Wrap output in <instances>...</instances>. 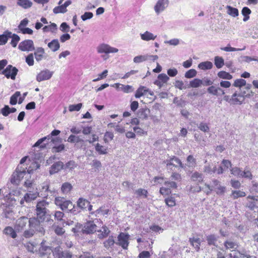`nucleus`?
Wrapping results in <instances>:
<instances>
[{
    "mask_svg": "<svg viewBox=\"0 0 258 258\" xmlns=\"http://www.w3.org/2000/svg\"><path fill=\"white\" fill-rule=\"evenodd\" d=\"M54 203L62 211L68 209L71 213L74 214H76L78 212L76 211L75 206L72 202L70 200H66L63 197H56L54 200Z\"/></svg>",
    "mask_w": 258,
    "mask_h": 258,
    "instance_id": "obj_1",
    "label": "nucleus"
},
{
    "mask_svg": "<svg viewBox=\"0 0 258 258\" xmlns=\"http://www.w3.org/2000/svg\"><path fill=\"white\" fill-rule=\"evenodd\" d=\"M49 203L45 200H42L38 202L36 205V213L38 218L40 221H44L48 210L47 207Z\"/></svg>",
    "mask_w": 258,
    "mask_h": 258,
    "instance_id": "obj_2",
    "label": "nucleus"
},
{
    "mask_svg": "<svg viewBox=\"0 0 258 258\" xmlns=\"http://www.w3.org/2000/svg\"><path fill=\"white\" fill-rule=\"evenodd\" d=\"M26 167L23 168L19 165L11 176V182L14 184H18L25 175L26 174Z\"/></svg>",
    "mask_w": 258,
    "mask_h": 258,
    "instance_id": "obj_3",
    "label": "nucleus"
},
{
    "mask_svg": "<svg viewBox=\"0 0 258 258\" xmlns=\"http://www.w3.org/2000/svg\"><path fill=\"white\" fill-rule=\"evenodd\" d=\"M44 221H40L37 217L31 218L28 220L29 227L34 229L35 232H38L42 234H44V228L41 225V223Z\"/></svg>",
    "mask_w": 258,
    "mask_h": 258,
    "instance_id": "obj_4",
    "label": "nucleus"
},
{
    "mask_svg": "<svg viewBox=\"0 0 258 258\" xmlns=\"http://www.w3.org/2000/svg\"><path fill=\"white\" fill-rule=\"evenodd\" d=\"M205 185L210 191L215 190L218 195H222L226 190V187L221 185L220 181L216 179L212 180V185L207 183L205 184Z\"/></svg>",
    "mask_w": 258,
    "mask_h": 258,
    "instance_id": "obj_5",
    "label": "nucleus"
},
{
    "mask_svg": "<svg viewBox=\"0 0 258 258\" xmlns=\"http://www.w3.org/2000/svg\"><path fill=\"white\" fill-rule=\"evenodd\" d=\"M18 48L22 51H32L35 50L34 42L31 39H26L21 41Z\"/></svg>",
    "mask_w": 258,
    "mask_h": 258,
    "instance_id": "obj_6",
    "label": "nucleus"
},
{
    "mask_svg": "<svg viewBox=\"0 0 258 258\" xmlns=\"http://www.w3.org/2000/svg\"><path fill=\"white\" fill-rule=\"evenodd\" d=\"M97 51L98 53H116L118 51V49L116 48L111 47L109 45L106 43H101L97 47Z\"/></svg>",
    "mask_w": 258,
    "mask_h": 258,
    "instance_id": "obj_7",
    "label": "nucleus"
},
{
    "mask_svg": "<svg viewBox=\"0 0 258 258\" xmlns=\"http://www.w3.org/2000/svg\"><path fill=\"white\" fill-rule=\"evenodd\" d=\"M18 72V70L15 67L12 65H8L6 68L4 70L2 74L4 75L7 78H11L14 80L16 79V76Z\"/></svg>",
    "mask_w": 258,
    "mask_h": 258,
    "instance_id": "obj_8",
    "label": "nucleus"
},
{
    "mask_svg": "<svg viewBox=\"0 0 258 258\" xmlns=\"http://www.w3.org/2000/svg\"><path fill=\"white\" fill-rule=\"evenodd\" d=\"M164 185L160 189V193L162 195H169L171 192V188H176L177 187V184L174 181H165Z\"/></svg>",
    "mask_w": 258,
    "mask_h": 258,
    "instance_id": "obj_9",
    "label": "nucleus"
},
{
    "mask_svg": "<svg viewBox=\"0 0 258 258\" xmlns=\"http://www.w3.org/2000/svg\"><path fill=\"white\" fill-rule=\"evenodd\" d=\"M169 0H158L154 6V9L156 14L159 15L169 6Z\"/></svg>",
    "mask_w": 258,
    "mask_h": 258,
    "instance_id": "obj_10",
    "label": "nucleus"
},
{
    "mask_svg": "<svg viewBox=\"0 0 258 258\" xmlns=\"http://www.w3.org/2000/svg\"><path fill=\"white\" fill-rule=\"evenodd\" d=\"M130 235L127 233L121 232L118 236L117 244L121 246L123 249H126L128 245Z\"/></svg>",
    "mask_w": 258,
    "mask_h": 258,
    "instance_id": "obj_11",
    "label": "nucleus"
},
{
    "mask_svg": "<svg viewBox=\"0 0 258 258\" xmlns=\"http://www.w3.org/2000/svg\"><path fill=\"white\" fill-rule=\"evenodd\" d=\"M246 207L254 210L258 208V196H248L246 198Z\"/></svg>",
    "mask_w": 258,
    "mask_h": 258,
    "instance_id": "obj_12",
    "label": "nucleus"
},
{
    "mask_svg": "<svg viewBox=\"0 0 258 258\" xmlns=\"http://www.w3.org/2000/svg\"><path fill=\"white\" fill-rule=\"evenodd\" d=\"M53 72L47 69L41 71L36 76V80L41 82L50 79L52 76Z\"/></svg>",
    "mask_w": 258,
    "mask_h": 258,
    "instance_id": "obj_13",
    "label": "nucleus"
},
{
    "mask_svg": "<svg viewBox=\"0 0 258 258\" xmlns=\"http://www.w3.org/2000/svg\"><path fill=\"white\" fill-rule=\"evenodd\" d=\"M28 222V219L25 217H22L19 218L16 222L14 228L18 232L24 230Z\"/></svg>",
    "mask_w": 258,
    "mask_h": 258,
    "instance_id": "obj_14",
    "label": "nucleus"
},
{
    "mask_svg": "<svg viewBox=\"0 0 258 258\" xmlns=\"http://www.w3.org/2000/svg\"><path fill=\"white\" fill-rule=\"evenodd\" d=\"M60 131L59 130H54L52 131L51 133V134L49 135H48L46 137H43L42 138H41L39 139L34 145L33 147H38L40 146V148H44L45 147V145H41L44 141H45L46 139H50L52 136H57L60 134Z\"/></svg>",
    "mask_w": 258,
    "mask_h": 258,
    "instance_id": "obj_15",
    "label": "nucleus"
},
{
    "mask_svg": "<svg viewBox=\"0 0 258 258\" xmlns=\"http://www.w3.org/2000/svg\"><path fill=\"white\" fill-rule=\"evenodd\" d=\"M163 163L165 164L167 168L172 169L171 166L176 167L178 165L183 167L181 161L175 156L170 158L169 159H167L163 161Z\"/></svg>",
    "mask_w": 258,
    "mask_h": 258,
    "instance_id": "obj_16",
    "label": "nucleus"
},
{
    "mask_svg": "<svg viewBox=\"0 0 258 258\" xmlns=\"http://www.w3.org/2000/svg\"><path fill=\"white\" fill-rule=\"evenodd\" d=\"M97 226L93 221H88L86 222L83 228L82 231L83 233L90 234L96 231Z\"/></svg>",
    "mask_w": 258,
    "mask_h": 258,
    "instance_id": "obj_17",
    "label": "nucleus"
},
{
    "mask_svg": "<svg viewBox=\"0 0 258 258\" xmlns=\"http://www.w3.org/2000/svg\"><path fill=\"white\" fill-rule=\"evenodd\" d=\"M39 196V193L37 191L34 192H31L29 191V192L26 194L20 201V204L22 206H24V202L27 203H29L33 200L36 199Z\"/></svg>",
    "mask_w": 258,
    "mask_h": 258,
    "instance_id": "obj_18",
    "label": "nucleus"
},
{
    "mask_svg": "<svg viewBox=\"0 0 258 258\" xmlns=\"http://www.w3.org/2000/svg\"><path fill=\"white\" fill-rule=\"evenodd\" d=\"M35 59L37 62L41 61L45 57V52L44 49L42 47L35 48L34 52L33 53Z\"/></svg>",
    "mask_w": 258,
    "mask_h": 258,
    "instance_id": "obj_19",
    "label": "nucleus"
},
{
    "mask_svg": "<svg viewBox=\"0 0 258 258\" xmlns=\"http://www.w3.org/2000/svg\"><path fill=\"white\" fill-rule=\"evenodd\" d=\"M64 164L61 161H57L53 164L49 169V173L51 175L57 173L61 169H63Z\"/></svg>",
    "mask_w": 258,
    "mask_h": 258,
    "instance_id": "obj_20",
    "label": "nucleus"
},
{
    "mask_svg": "<svg viewBox=\"0 0 258 258\" xmlns=\"http://www.w3.org/2000/svg\"><path fill=\"white\" fill-rule=\"evenodd\" d=\"M149 93L150 95H153V92L144 86H140L136 91L135 96L136 98H140L141 96Z\"/></svg>",
    "mask_w": 258,
    "mask_h": 258,
    "instance_id": "obj_21",
    "label": "nucleus"
},
{
    "mask_svg": "<svg viewBox=\"0 0 258 258\" xmlns=\"http://www.w3.org/2000/svg\"><path fill=\"white\" fill-rule=\"evenodd\" d=\"M244 101V97L235 92L231 96L229 103L233 104H241Z\"/></svg>",
    "mask_w": 258,
    "mask_h": 258,
    "instance_id": "obj_22",
    "label": "nucleus"
},
{
    "mask_svg": "<svg viewBox=\"0 0 258 258\" xmlns=\"http://www.w3.org/2000/svg\"><path fill=\"white\" fill-rule=\"evenodd\" d=\"M96 152L99 155H106L108 152V148L106 146H103L97 143L93 144Z\"/></svg>",
    "mask_w": 258,
    "mask_h": 258,
    "instance_id": "obj_23",
    "label": "nucleus"
},
{
    "mask_svg": "<svg viewBox=\"0 0 258 258\" xmlns=\"http://www.w3.org/2000/svg\"><path fill=\"white\" fill-rule=\"evenodd\" d=\"M24 246L29 252L34 253L37 251L38 243L35 241H28L24 244Z\"/></svg>",
    "mask_w": 258,
    "mask_h": 258,
    "instance_id": "obj_24",
    "label": "nucleus"
},
{
    "mask_svg": "<svg viewBox=\"0 0 258 258\" xmlns=\"http://www.w3.org/2000/svg\"><path fill=\"white\" fill-rule=\"evenodd\" d=\"M140 36L142 40L146 41L154 40L157 37V35H155L148 31H145L144 33H141Z\"/></svg>",
    "mask_w": 258,
    "mask_h": 258,
    "instance_id": "obj_25",
    "label": "nucleus"
},
{
    "mask_svg": "<svg viewBox=\"0 0 258 258\" xmlns=\"http://www.w3.org/2000/svg\"><path fill=\"white\" fill-rule=\"evenodd\" d=\"M97 231L99 233L98 237L100 239H103L107 237L110 232L108 228L105 225H103L101 229Z\"/></svg>",
    "mask_w": 258,
    "mask_h": 258,
    "instance_id": "obj_26",
    "label": "nucleus"
},
{
    "mask_svg": "<svg viewBox=\"0 0 258 258\" xmlns=\"http://www.w3.org/2000/svg\"><path fill=\"white\" fill-rule=\"evenodd\" d=\"M48 47L53 52L57 51L60 48V44L57 39H53L47 44Z\"/></svg>",
    "mask_w": 258,
    "mask_h": 258,
    "instance_id": "obj_27",
    "label": "nucleus"
},
{
    "mask_svg": "<svg viewBox=\"0 0 258 258\" xmlns=\"http://www.w3.org/2000/svg\"><path fill=\"white\" fill-rule=\"evenodd\" d=\"M15 229L13 228L12 227L7 226L4 230V233L6 235H9L13 238H16L17 236Z\"/></svg>",
    "mask_w": 258,
    "mask_h": 258,
    "instance_id": "obj_28",
    "label": "nucleus"
},
{
    "mask_svg": "<svg viewBox=\"0 0 258 258\" xmlns=\"http://www.w3.org/2000/svg\"><path fill=\"white\" fill-rule=\"evenodd\" d=\"M11 36V32L6 31L3 34L0 35V45H5Z\"/></svg>",
    "mask_w": 258,
    "mask_h": 258,
    "instance_id": "obj_29",
    "label": "nucleus"
},
{
    "mask_svg": "<svg viewBox=\"0 0 258 258\" xmlns=\"http://www.w3.org/2000/svg\"><path fill=\"white\" fill-rule=\"evenodd\" d=\"M54 255L57 258H71L72 256V254L68 251H59L58 250V251L56 252L55 250Z\"/></svg>",
    "mask_w": 258,
    "mask_h": 258,
    "instance_id": "obj_30",
    "label": "nucleus"
},
{
    "mask_svg": "<svg viewBox=\"0 0 258 258\" xmlns=\"http://www.w3.org/2000/svg\"><path fill=\"white\" fill-rule=\"evenodd\" d=\"M73 186L69 182L63 183L61 186V191L63 194H68L72 189Z\"/></svg>",
    "mask_w": 258,
    "mask_h": 258,
    "instance_id": "obj_31",
    "label": "nucleus"
},
{
    "mask_svg": "<svg viewBox=\"0 0 258 258\" xmlns=\"http://www.w3.org/2000/svg\"><path fill=\"white\" fill-rule=\"evenodd\" d=\"M213 66V63L209 61L202 62L198 64V68L202 70H210Z\"/></svg>",
    "mask_w": 258,
    "mask_h": 258,
    "instance_id": "obj_32",
    "label": "nucleus"
},
{
    "mask_svg": "<svg viewBox=\"0 0 258 258\" xmlns=\"http://www.w3.org/2000/svg\"><path fill=\"white\" fill-rule=\"evenodd\" d=\"M149 112L150 110L149 109L142 108L139 110L138 113V116L139 118L141 119H146L148 118Z\"/></svg>",
    "mask_w": 258,
    "mask_h": 258,
    "instance_id": "obj_33",
    "label": "nucleus"
},
{
    "mask_svg": "<svg viewBox=\"0 0 258 258\" xmlns=\"http://www.w3.org/2000/svg\"><path fill=\"white\" fill-rule=\"evenodd\" d=\"M45 241L43 240L41 242V245L39 249L40 253L42 254H46L50 252L51 248L49 246L45 245Z\"/></svg>",
    "mask_w": 258,
    "mask_h": 258,
    "instance_id": "obj_34",
    "label": "nucleus"
},
{
    "mask_svg": "<svg viewBox=\"0 0 258 258\" xmlns=\"http://www.w3.org/2000/svg\"><path fill=\"white\" fill-rule=\"evenodd\" d=\"M7 188L5 187L0 189V197L3 198L5 200H9L10 199L12 200L11 193L9 191H7Z\"/></svg>",
    "mask_w": 258,
    "mask_h": 258,
    "instance_id": "obj_35",
    "label": "nucleus"
},
{
    "mask_svg": "<svg viewBox=\"0 0 258 258\" xmlns=\"http://www.w3.org/2000/svg\"><path fill=\"white\" fill-rule=\"evenodd\" d=\"M224 245L226 249L234 250L238 247L237 243L231 240H227L224 242Z\"/></svg>",
    "mask_w": 258,
    "mask_h": 258,
    "instance_id": "obj_36",
    "label": "nucleus"
},
{
    "mask_svg": "<svg viewBox=\"0 0 258 258\" xmlns=\"http://www.w3.org/2000/svg\"><path fill=\"white\" fill-rule=\"evenodd\" d=\"M227 9V14L232 17H235L238 16L239 12L237 9L233 8L230 6H227L226 7Z\"/></svg>",
    "mask_w": 258,
    "mask_h": 258,
    "instance_id": "obj_37",
    "label": "nucleus"
},
{
    "mask_svg": "<svg viewBox=\"0 0 258 258\" xmlns=\"http://www.w3.org/2000/svg\"><path fill=\"white\" fill-rule=\"evenodd\" d=\"M191 178L193 181L201 182L203 181L204 178L202 173L195 172L192 174Z\"/></svg>",
    "mask_w": 258,
    "mask_h": 258,
    "instance_id": "obj_38",
    "label": "nucleus"
},
{
    "mask_svg": "<svg viewBox=\"0 0 258 258\" xmlns=\"http://www.w3.org/2000/svg\"><path fill=\"white\" fill-rule=\"evenodd\" d=\"M77 205L82 209H85L89 205V202L83 198H80L77 202Z\"/></svg>",
    "mask_w": 258,
    "mask_h": 258,
    "instance_id": "obj_39",
    "label": "nucleus"
},
{
    "mask_svg": "<svg viewBox=\"0 0 258 258\" xmlns=\"http://www.w3.org/2000/svg\"><path fill=\"white\" fill-rule=\"evenodd\" d=\"M189 241L190 244L197 250L200 249L201 240L200 238H190Z\"/></svg>",
    "mask_w": 258,
    "mask_h": 258,
    "instance_id": "obj_40",
    "label": "nucleus"
},
{
    "mask_svg": "<svg viewBox=\"0 0 258 258\" xmlns=\"http://www.w3.org/2000/svg\"><path fill=\"white\" fill-rule=\"evenodd\" d=\"M214 63L218 69H220L224 66V60L222 57L217 56L214 57Z\"/></svg>",
    "mask_w": 258,
    "mask_h": 258,
    "instance_id": "obj_41",
    "label": "nucleus"
},
{
    "mask_svg": "<svg viewBox=\"0 0 258 258\" xmlns=\"http://www.w3.org/2000/svg\"><path fill=\"white\" fill-rule=\"evenodd\" d=\"M217 76L219 78L225 80H231L233 78L232 76L229 73L223 71L218 72Z\"/></svg>",
    "mask_w": 258,
    "mask_h": 258,
    "instance_id": "obj_42",
    "label": "nucleus"
},
{
    "mask_svg": "<svg viewBox=\"0 0 258 258\" xmlns=\"http://www.w3.org/2000/svg\"><path fill=\"white\" fill-rule=\"evenodd\" d=\"M203 171L206 173L211 174L216 172V166L213 167L212 165L208 164L204 166Z\"/></svg>",
    "mask_w": 258,
    "mask_h": 258,
    "instance_id": "obj_43",
    "label": "nucleus"
},
{
    "mask_svg": "<svg viewBox=\"0 0 258 258\" xmlns=\"http://www.w3.org/2000/svg\"><path fill=\"white\" fill-rule=\"evenodd\" d=\"M147 60H149L148 54L138 55L134 58V62L135 63H140Z\"/></svg>",
    "mask_w": 258,
    "mask_h": 258,
    "instance_id": "obj_44",
    "label": "nucleus"
},
{
    "mask_svg": "<svg viewBox=\"0 0 258 258\" xmlns=\"http://www.w3.org/2000/svg\"><path fill=\"white\" fill-rule=\"evenodd\" d=\"M251 13V10L247 7L243 8L241 13L244 16L243 21L246 22L249 19V15Z\"/></svg>",
    "mask_w": 258,
    "mask_h": 258,
    "instance_id": "obj_45",
    "label": "nucleus"
},
{
    "mask_svg": "<svg viewBox=\"0 0 258 258\" xmlns=\"http://www.w3.org/2000/svg\"><path fill=\"white\" fill-rule=\"evenodd\" d=\"M10 38H12L11 44L13 47H16L18 42L20 40V37L17 34H12V33L11 32V36L10 37Z\"/></svg>",
    "mask_w": 258,
    "mask_h": 258,
    "instance_id": "obj_46",
    "label": "nucleus"
},
{
    "mask_svg": "<svg viewBox=\"0 0 258 258\" xmlns=\"http://www.w3.org/2000/svg\"><path fill=\"white\" fill-rule=\"evenodd\" d=\"M17 5L24 9H28L32 6V3L29 0H23L17 2Z\"/></svg>",
    "mask_w": 258,
    "mask_h": 258,
    "instance_id": "obj_47",
    "label": "nucleus"
},
{
    "mask_svg": "<svg viewBox=\"0 0 258 258\" xmlns=\"http://www.w3.org/2000/svg\"><path fill=\"white\" fill-rule=\"evenodd\" d=\"M115 243L114 237L113 236H110L108 237V238L105 240L104 242V246L108 248L114 245Z\"/></svg>",
    "mask_w": 258,
    "mask_h": 258,
    "instance_id": "obj_48",
    "label": "nucleus"
},
{
    "mask_svg": "<svg viewBox=\"0 0 258 258\" xmlns=\"http://www.w3.org/2000/svg\"><path fill=\"white\" fill-rule=\"evenodd\" d=\"M245 196L246 194L245 192L241 190H233L231 195L234 199H236L240 197H244Z\"/></svg>",
    "mask_w": 258,
    "mask_h": 258,
    "instance_id": "obj_49",
    "label": "nucleus"
},
{
    "mask_svg": "<svg viewBox=\"0 0 258 258\" xmlns=\"http://www.w3.org/2000/svg\"><path fill=\"white\" fill-rule=\"evenodd\" d=\"M21 95L20 92L16 91L10 98V103L11 105H15L17 103L18 98Z\"/></svg>",
    "mask_w": 258,
    "mask_h": 258,
    "instance_id": "obj_50",
    "label": "nucleus"
},
{
    "mask_svg": "<svg viewBox=\"0 0 258 258\" xmlns=\"http://www.w3.org/2000/svg\"><path fill=\"white\" fill-rule=\"evenodd\" d=\"M56 29V25L55 23H51L49 25L45 26L42 30L44 32H53Z\"/></svg>",
    "mask_w": 258,
    "mask_h": 258,
    "instance_id": "obj_51",
    "label": "nucleus"
},
{
    "mask_svg": "<svg viewBox=\"0 0 258 258\" xmlns=\"http://www.w3.org/2000/svg\"><path fill=\"white\" fill-rule=\"evenodd\" d=\"M203 84V81L199 79H195L189 82V86L192 88H198Z\"/></svg>",
    "mask_w": 258,
    "mask_h": 258,
    "instance_id": "obj_52",
    "label": "nucleus"
},
{
    "mask_svg": "<svg viewBox=\"0 0 258 258\" xmlns=\"http://www.w3.org/2000/svg\"><path fill=\"white\" fill-rule=\"evenodd\" d=\"M52 228H53L54 232L57 235H61L63 234L65 232L64 230L63 229L62 227H61V226H60L59 225H56V224L53 225Z\"/></svg>",
    "mask_w": 258,
    "mask_h": 258,
    "instance_id": "obj_53",
    "label": "nucleus"
},
{
    "mask_svg": "<svg viewBox=\"0 0 258 258\" xmlns=\"http://www.w3.org/2000/svg\"><path fill=\"white\" fill-rule=\"evenodd\" d=\"M67 12V9L65 8L63 5H61L59 6L55 7L53 9V12L54 14H58V13H64Z\"/></svg>",
    "mask_w": 258,
    "mask_h": 258,
    "instance_id": "obj_54",
    "label": "nucleus"
},
{
    "mask_svg": "<svg viewBox=\"0 0 258 258\" xmlns=\"http://www.w3.org/2000/svg\"><path fill=\"white\" fill-rule=\"evenodd\" d=\"M67 141L70 143H78L80 142H84V141L80 138L79 136H76L73 135H71L68 138Z\"/></svg>",
    "mask_w": 258,
    "mask_h": 258,
    "instance_id": "obj_55",
    "label": "nucleus"
},
{
    "mask_svg": "<svg viewBox=\"0 0 258 258\" xmlns=\"http://www.w3.org/2000/svg\"><path fill=\"white\" fill-rule=\"evenodd\" d=\"M36 233L34 229H32L30 227L28 230L24 231L23 236L26 238L32 237Z\"/></svg>",
    "mask_w": 258,
    "mask_h": 258,
    "instance_id": "obj_56",
    "label": "nucleus"
},
{
    "mask_svg": "<svg viewBox=\"0 0 258 258\" xmlns=\"http://www.w3.org/2000/svg\"><path fill=\"white\" fill-rule=\"evenodd\" d=\"M219 90H221L220 88H216L214 86H210L207 89L208 93L215 96L219 95Z\"/></svg>",
    "mask_w": 258,
    "mask_h": 258,
    "instance_id": "obj_57",
    "label": "nucleus"
},
{
    "mask_svg": "<svg viewBox=\"0 0 258 258\" xmlns=\"http://www.w3.org/2000/svg\"><path fill=\"white\" fill-rule=\"evenodd\" d=\"M165 202L166 204L170 207H172L175 206L176 201L174 198L172 197H169L165 199Z\"/></svg>",
    "mask_w": 258,
    "mask_h": 258,
    "instance_id": "obj_58",
    "label": "nucleus"
},
{
    "mask_svg": "<svg viewBox=\"0 0 258 258\" xmlns=\"http://www.w3.org/2000/svg\"><path fill=\"white\" fill-rule=\"evenodd\" d=\"M119 91H122L124 93H128L132 92L134 91L133 87L130 85H124L122 84L121 87Z\"/></svg>",
    "mask_w": 258,
    "mask_h": 258,
    "instance_id": "obj_59",
    "label": "nucleus"
},
{
    "mask_svg": "<svg viewBox=\"0 0 258 258\" xmlns=\"http://www.w3.org/2000/svg\"><path fill=\"white\" fill-rule=\"evenodd\" d=\"M77 164L75 161L71 160L67 162L65 165L64 164L63 169H69L70 170H72L77 167Z\"/></svg>",
    "mask_w": 258,
    "mask_h": 258,
    "instance_id": "obj_60",
    "label": "nucleus"
},
{
    "mask_svg": "<svg viewBox=\"0 0 258 258\" xmlns=\"http://www.w3.org/2000/svg\"><path fill=\"white\" fill-rule=\"evenodd\" d=\"M245 85L246 81L242 79L235 80L233 84V86L236 87H241Z\"/></svg>",
    "mask_w": 258,
    "mask_h": 258,
    "instance_id": "obj_61",
    "label": "nucleus"
},
{
    "mask_svg": "<svg viewBox=\"0 0 258 258\" xmlns=\"http://www.w3.org/2000/svg\"><path fill=\"white\" fill-rule=\"evenodd\" d=\"M82 107V103H78L77 104H72L69 106V110L70 111L72 112L74 111H79Z\"/></svg>",
    "mask_w": 258,
    "mask_h": 258,
    "instance_id": "obj_62",
    "label": "nucleus"
},
{
    "mask_svg": "<svg viewBox=\"0 0 258 258\" xmlns=\"http://www.w3.org/2000/svg\"><path fill=\"white\" fill-rule=\"evenodd\" d=\"M197 72L195 69H190L185 73L184 76L186 78L190 79L195 77L197 75Z\"/></svg>",
    "mask_w": 258,
    "mask_h": 258,
    "instance_id": "obj_63",
    "label": "nucleus"
},
{
    "mask_svg": "<svg viewBox=\"0 0 258 258\" xmlns=\"http://www.w3.org/2000/svg\"><path fill=\"white\" fill-rule=\"evenodd\" d=\"M34 54L33 53L29 54L26 57V62L29 66L34 65Z\"/></svg>",
    "mask_w": 258,
    "mask_h": 258,
    "instance_id": "obj_64",
    "label": "nucleus"
}]
</instances>
